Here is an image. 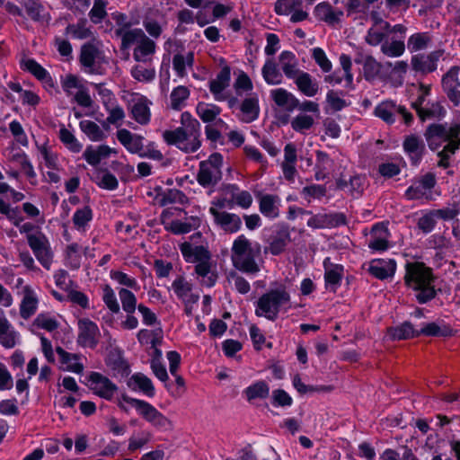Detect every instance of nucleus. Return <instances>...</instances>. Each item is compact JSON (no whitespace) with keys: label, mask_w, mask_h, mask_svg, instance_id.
Segmentation results:
<instances>
[{"label":"nucleus","mask_w":460,"mask_h":460,"mask_svg":"<svg viewBox=\"0 0 460 460\" xmlns=\"http://www.w3.org/2000/svg\"><path fill=\"white\" fill-rule=\"evenodd\" d=\"M91 219L92 210L88 207L78 209L73 217V222L78 229L84 228Z\"/></svg>","instance_id":"64"},{"label":"nucleus","mask_w":460,"mask_h":460,"mask_svg":"<svg viewBox=\"0 0 460 460\" xmlns=\"http://www.w3.org/2000/svg\"><path fill=\"white\" fill-rule=\"evenodd\" d=\"M131 75L136 80L146 83L155 78V71L153 68H146L139 65L132 68Z\"/></svg>","instance_id":"58"},{"label":"nucleus","mask_w":460,"mask_h":460,"mask_svg":"<svg viewBox=\"0 0 460 460\" xmlns=\"http://www.w3.org/2000/svg\"><path fill=\"white\" fill-rule=\"evenodd\" d=\"M371 237L369 248L376 251H385L388 248L389 231L385 223L376 224L372 227Z\"/></svg>","instance_id":"15"},{"label":"nucleus","mask_w":460,"mask_h":460,"mask_svg":"<svg viewBox=\"0 0 460 460\" xmlns=\"http://www.w3.org/2000/svg\"><path fill=\"white\" fill-rule=\"evenodd\" d=\"M119 296L121 301L123 310L128 314H133L137 307V298L135 295L126 288H121L119 291Z\"/></svg>","instance_id":"47"},{"label":"nucleus","mask_w":460,"mask_h":460,"mask_svg":"<svg viewBox=\"0 0 460 460\" xmlns=\"http://www.w3.org/2000/svg\"><path fill=\"white\" fill-rule=\"evenodd\" d=\"M137 340L141 344H151L152 349L159 346L163 340V331L158 328L155 330H141L137 333Z\"/></svg>","instance_id":"35"},{"label":"nucleus","mask_w":460,"mask_h":460,"mask_svg":"<svg viewBox=\"0 0 460 460\" xmlns=\"http://www.w3.org/2000/svg\"><path fill=\"white\" fill-rule=\"evenodd\" d=\"M107 2L104 0H95L93 6L89 13L90 19L94 23L101 22L107 15Z\"/></svg>","instance_id":"54"},{"label":"nucleus","mask_w":460,"mask_h":460,"mask_svg":"<svg viewBox=\"0 0 460 460\" xmlns=\"http://www.w3.org/2000/svg\"><path fill=\"white\" fill-rule=\"evenodd\" d=\"M156 200L161 206H166L172 203L185 204L188 199L181 190L171 189L160 193Z\"/></svg>","instance_id":"36"},{"label":"nucleus","mask_w":460,"mask_h":460,"mask_svg":"<svg viewBox=\"0 0 460 460\" xmlns=\"http://www.w3.org/2000/svg\"><path fill=\"white\" fill-rule=\"evenodd\" d=\"M381 51L387 57L397 58L404 53L405 44L401 40L385 41L381 46Z\"/></svg>","instance_id":"44"},{"label":"nucleus","mask_w":460,"mask_h":460,"mask_svg":"<svg viewBox=\"0 0 460 460\" xmlns=\"http://www.w3.org/2000/svg\"><path fill=\"white\" fill-rule=\"evenodd\" d=\"M59 326L56 318L48 314H40L33 321L32 327L37 329H43L48 332H52Z\"/></svg>","instance_id":"43"},{"label":"nucleus","mask_w":460,"mask_h":460,"mask_svg":"<svg viewBox=\"0 0 460 460\" xmlns=\"http://www.w3.org/2000/svg\"><path fill=\"white\" fill-rule=\"evenodd\" d=\"M119 141L131 153H138L142 149V139L140 137L131 134L127 129H120L117 132Z\"/></svg>","instance_id":"29"},{"label":"nucleus","mask_w":460,"mask_h":460,"mask_svg":"<svg viewBox=\"0 0 460 460\" xmlns=\"http://www.w3.org/2000/svg\"><path fill=\"white\" fill-rule=\"evenodd\" d=\"M405 270V285L419 291L416 297L420 303L424 304L435 297L436 291L432 286L431 269L426 267L422 262H409L406 264Z\"/></svg>","instance_id":"2"},{"label":"nucleus","mask_w":460,"mask_h":460,"mask_svg":"<svg viewBox=\"0 0 460 460\" xmlns=\"http://www.w3.org/2000/svg\"><path fill=\"white\" fill-rule=\"evenodd\" d=\"M18 333L13 326L0 332V344L5 349H13L17 344Z\"/></svg>","instance_id":"57"},{"label":"nucleus","mask_w":460,"mask_h":460,"mask_svg":"<svg viewBox=\"0 0 460 460\" xmlns=\"http://www.w3.org/2000/svg\"><path fill=\"white\" fill-rule=\"evenodd\" d=\"M397 111L402 114L406 124L410 123L412 119V115L406 111L404 107H396L392 102H383L375 109L376 116L382 119L386 123H393L394 121V113Z\"/></svg>","instance_id":"14"},{"label":"nucleus","mask_w":460,"mask_h":460,"mask_svg":"<svg viewBox=\"0 0 460 460\" xmlns=\"http://www.w3.org/2000/svg\"><path fill=\"white\" fill-rule=\"evenodd\" d=\"M80 62L88 73L102 74V65L105 59L99 42L86 43L82 46Z\"/></svg>","instance_id":"7"},{"label":"nucleus","mask_w":460,"mask_h":460,"mask_svg":"<svg viewBox=\"0 0 460 460\" xmlns=\"http://www.w3.org/2000/svg\"><path fill=\"white\" fill-rule=\"evenodd\" d=\"M89 387L94 394L111 401L118 387L108 377L100 373L93 372L89 376Z\"/></svg>","instance_id":"8"},{"label":"nucleus","mask_w":460,"mask_h":460,"mask_svg":"<svg viewBox=\"0 0 460 460\" xmlns=\"http://www.w3.org/2000/svg\"><path fill=\"white\" fill-rule=\"evenodd\" d=\"M294 79L298 90L305 96L312 97L318 93L319 85L308 73L301 72Z\"/></svg>","instance_id":"25"},{"label":"nucleus","mask_w":460,"mask_h":460,"mask_svg":"<svg viewBox=\"0 0 460 460\" xmlns=\"http://www.w3.org/2000/svg\"><path fill=\"white\" fill-rule=\"evenodd\" d=\"M270 388L268 385L260 381L255 383L254 385L249 386L246 391V396L249 401L256 399V398H266L269 395Z\"/></svg>","instance_id":"45"},{"label":"nucleus","mask_w":460,"mask_h":460,"mask_svg":"<svg viewBox=\"0 0 460 460\" xmlns=\"http://www.w3.org/2000/svg\"><path fill=\"white\" fill-rule=\"evenodd\" d=\"M117 36L122 40V47L127 49L132 44L137 45L145 37L146 34L142 30H127L125 28H119L115 31Z\"/></svg>","instance_id":"31"},{"label":"nucleus","mask_w":460,"mask_h":460,"mask_svg":"<svg viewBox=\"0 0 460 460\" xmlns=\"http://www.w3.org/2000/svg\"><path fill=\"white\" fill-rule=\"evenodd\" d=\"M209 212L214 217L215 222L226 232L235 233L241 228L242 220L237 215L218 211L216 208H210Z\"/></svg>","instance_id":"13"},{"label":"nucleus","mask_w":460,"mask_h":460,"mask_svg":"<svg viewBox=\"0 0 460 460\" xmlns=\"http://www.w3.org/2000/svg\"><path fill=\"white\" fill-rule=\"evenodd\" d=\"M430 41L431 38L428 33L417 32L409 37L407 47L411 52H416L427 49Z\"/></svg>","instance_id":"38"},{"label":"nucleus","mask_w":460,"mask_h":460,"mask_svg":"<svg viewBox=\"0 0 460 460\" xmlns=\"http://www.w3.org/2000/svg\"><path fill=\"white\" fill-rule=\"evenodd\" d=\"M230 82V68L228 66H224L219 74L217 75L216 79L210 82V91L217 95L221 93L228 85Z\"/></svg>","instance_id":"37"},{"label":"nucleus","mask_w":460,"mask_h":460,"mask_svg":"<svg viewBox=\"0 0 460 460\" xmlns=\"http://www.w3.org/2000/svg\"><path fill=\"white\" fill-rule=\"evenodd\" d=\"M138 414L155 429L172 430L173 422L159 411L155 406L146 401H131Z\"/></svg>","instance_id":"6"},{"label":"nucleus","mask_w":460,"mask_h":460,"mask_svg":"<svg viewBox=\"0 0 460 460\" xmlns=\"http://www.w3.org/2000/svg\"><path fill=\"white\" fill-rule=\"evenodd\" d=\"M152 439V433L149 431H141L137 436H132L128 440V450L136 451L140 449Z\"/></svg>","instance_id":"55"},{"label":"nucleus","mask_w":460,"mask_h":460,"mask_svg":"<svg viewBox=\"0 0 460 460\" xmlns=\"http://www.w3.org/2000/svg\"><path fill=\"white\" fill-rule=\"evenodd\" d=\"M396 263L394 260H376L369 266V272L379 279H385L394 276Z\"/></svg>","instance_id":"18"},{"label":"nucleus","mask_w":460,"mask_h":460,"mask_svg":"<svg viewBox=\"0 0 460 460\" xmlns=\"http://www.w3.org/2000/svg\"><path fill=\"white\" fill-rule=\"evenodd\" d=\"M8 159L11 163L20 165L21 169L29 179H32L36 176L33 166L28 161L27 156L24 153L16 152L11 154Z\"/></svg>","instance_id":"41"},{"label":"nucleus","mask_w":460,"mask_h":460,"mask_svg":"<svg viewBox=\"0 0 460 460\" xmlns=\"http://www.w3.org/2000/svg\"><path fill=\"white\" fill-rule=\"evenodd\" d=\"M78 344L83 347L94 348L100 335L98 326L89 319H81L78 322Z\"/></svg>","instance_id":"9"},{"label":"nucleus","mask_w":460,"mask_h":460,"mask_svg":"<svg viewBox=\"0 0 460 460\" xmlns=\"http://www.w3.org/2000/svg\"><path fill=\"white\" fill-rule=\"evenodd\" d=\"M181 126L175 129L164 131V140L184 153L196 152L201 146L199 122L189 112H183L181 115Z\"/></svg>","instance_id":"1"},{"label":"nucleus","mask_w":460,"mask_h":460,"mask_svg":"<svg viewBox=\"0 0 460 460\" xmlns=\"http://www.w3.org/2000/svg\"><path fill=\"white\" fill-rule=\"evenodd\" d=\"M128 385L134 391H140L148 397L155 395V386L150 378L137 373L133 375L128 381Z\"/></svg>","instance_id":"19"},{"label":"nucleus","mask_w":460,"mask_h":460,"mask_svg":"<svg viewBox=\"0 0 460 460\" xmlns=\"http://www.w3.org/2000/svg\"><path fill=\"white\" fill-rule=\"evenodd\" d=\"M403 147L414 164L420 160L425 151L424 143L415 136L407 137L403 142Z\"/></svg>","instance_id":"27"},{"label":"nucleus","mask_w":460,"mask_h":460,"mask_svg":"<svg viewBox=\"0 0 460 460\" xmlns=\"http://www.w3.org/2000/svg\"><path fill=\"white\" fill-rule=\"evenodd\" d=\"M197 112L199 118L204 122H210L216 119L220 113L219 108L216 106H208L206 104H199L197 107Z\"/></svg>","instance_id":"61"},{"label":"nucleus","mask_w":460,"mask_h":460,"mask_svg":"<svg viewBox=\"0 0 460 460\" xmlns=\"http://www.w3.org/2000/svg\"><path fill=\"white\" fill-rule=\"evenodd\" d=\"M448 143L444 146L443 150L438 153V156L440 160L438 163V165L443 168H447L449 166L448 159L449 157L455 154V152L459 148L460 142L456 141H447Z\"/></svg>","instance_id":"51"},{"label":"nucleus","mask_w":460,"mask_h":460,"mask_svg":"<svg viewBox=\"0 0 460 460\" xmlns=\"http://www.w3.org/2000/svg\"><path fill=\"white\" fill-rule=\"evenodd\" d=\"M291 242L290 233L288 228H281L276 234V236L270 242L269 247L265 249V252L268 251L273 255H279L284 252L286 246Z\"/></svg>","instance_id":"26"},{"label":"nucleus","mask_w":460,"mask_h":460,"mask_svg":"<svg viewBox=\"0 0 460 460\" xmlns=\"http://www.w3.org/2000/svg\"><path fill=\"white\" fill-rule=\"evenodd\" d=\"M155 51V43L148 37H145L135 48L133 58L137 62H149Z\"/></svg>","instance_id":"20"},{"label":"nucleus","mask_w":460,"mask_h":460,"mask_svg":"<svg viewBox=\"0 0 460 460\" xmlns=\"http://www.w3.org/2000/svg\"><path fill=\"white\" fill-rule=\"evenodd\" d=\"M314 124V119L306 114H299L291 120V127L295 131L303 132L310 129Z\"/></svg>","instance_id":"49"},{"label":"nucleus","mask_w":460,"mask_h":460,"mask_svg":"<svg viewBox=\"0 0 460 460\" xmlns=\"http://www.w3.org/2000/svg\"><path fill=\"white\" fill-rule=\"evenodd\" d=\"M419 332L420 335L425 336H448L451 334L450 328L444 326L440 327L436 323H429L421 328Z\"/></svg>","instance_id":"52"},{"label":"nucleus","mask_w":460,"mask_h":460,"mask_svg":"<svg viewBox=\"0 0 460 460\" xmlns=\"http://www.w3.org/2000/svg\"><path fill=\"white\" fill-rule=\"evenodd\" d=\"M27 240L30 247L33 251V253L49 246L47 238L41 233L28 234Z\"/></svg>","instance_id":"62"},{"label":"nucleus","mask_w":460,"mask_h":460,"mask_svg":"<svg viewBox=\"0 0 460 460\" xmlns=\"http://www.w3.org/2000/svg\"><path fill=\"white\" fill-rule=\"evenodd\" d=\"M222 155L218 153H214L208 160L202 161L197 175L198 182L204 187L215 185L222 176Z\"/></svg>","instance_id":"5"},{"label":"nucleus","mask_w":460,"mask_h":460,"mask_svg":"<svg viewBox=\"0 0 460 460\" xmlns=\"http://www.w3.org/2000/svg\"><path fill=\"white\" fill-rule=\"evenodd\" d=\"M56 351L59 356L61 364L66 365V370L76 374L83 372L84 366L79 362V356L77 354L68 353L61 347H57Z\"/></svg>","instance_id":"28"},{"label":"nucleus","mask_w":460,"mask_h":460,"mask_svg":"<svg viewBox=\"0 0 460 460\" xmlns=\"http://www.w3.org/2000/svg\"><path fill=\"white\" fill-rule=\"evenodd\" d=\"M172 288L174 290L177 296L183 302L197 303L199 296L191 292L190 284L186 281L183 278H177L172 284Z\"/></svg>","instance_id":"22"},{"label":"nucleus","mask_w":460,"mask_h":460,"mask_svg":"<svg viewBox=\"0 0 460 460\" xmlns=\"http://www.w3.org/2000/svg\"><path fill=\"white\" fill-rule=\"evenodd\" d=\"M280 199L278 195L264 194L259 198V209L262 215L276 218L279 215Z\"/></svg>","instance_id":"16"},{"label":"nucleus","mask_w":460,"mask_h":460,"mask_svg":"<svg viewBox=\"0 0 460 460\" xmlns=\"http://www.w3.org/2000/svg\"><path fill=\"white\" fill-rule=\"evenodd\" d=\"M442 56V51H433L427 56L414 55L411 58V64L412 69L421 74H429L436 70L437 62Z\"/></svg>","instance_id":"11"},{"label":"nucleus","mask_w":460,"mask_h":460,"mask_svg":"<svg viewBox=\"0 0 460 460\" xmlns=\"http://www.w3.org/2000/svg\"><path fill=\"white\" fill-rule=\"evenodd\" d=\"M279 59L281 68L287 77L295 78L299 73L302 72L298 69V62L293 52L283 51L279 55Z\"/></svg>","instance_id":"23"},{"label":"nucleus","mask_w":460,"mask_h":460,"mask_svg":"<svg viewBox=\"0 0 460 460\" xmlns=\"http://www.w3.org/2000/svg\"><path fill=\"white\" fill-rule=\"evenodd\" d=\"M81 130L92 140L102 141L105 137V134L102 128L92 120H82L79 123Z\"/></svg>","instance_id":"40"},{"label":"nucleus","mask_w":460,"mask_h":460,"mask_svg":"<svg viewBox=\"0 0 460 460\" xmlns=\"http://www.w3.org/2000/svg\"><path fill=\"white\" fill-rule=\"evenodd\" d=\"M262 75L269 84H279L282 82V74L273 58L267 59L265 62L262 67Z\"/></svg>","instance_id":"34"},{"label":"nucleus","mask_w":460,"mask_h":460,"mask_svg":"<svg viewBox=\"0 0 460 460\" xmlns=\"http://www.w3.org/2000/svg\"><path fill=\"white\" fill-rule=\"evenodd\" d=\"M271 97L278 106L283 107L289 111L295 110L298 104V99L283 88L271 91Z\"/></svg>","instance_id":"24"},{"label":"nucleus","mask_w":460,"mask_h":460,"mask_svg":"<svg viewBox=\"0 0 460 460\" xmlns=\"http://www.w3.org/2000/svg\"><path fill=\"white\" fill-rule=\"evenodd\" d=\"M190 91L185 86H178L171 93V106L173 110H180L188 99Z\"/></svg>","instance_id":"46"},{"label":"nucleus","mask_w":460,"mask_h":460,"mask_svg":"<svg viewBox=\"0 0 460 460\" xmlns=\"http://www.w3.org/2000/svg\"><path fill=\"white\" fill-rule=\"evenodd\" d=\"M241 120L250 123L258 118L260 107L258 98L255 96L246 98L243 101L241 107Z\"/></svg>","instance_id":"21"},{"label":"nucleus","mask_w":460,"mask_h":460,"mask_svg":"<svg viewBox=\"0 0 460 460\" xmlns=\"http://www.w3.org/2000/svg\"><path fill=\"white\" fill-rule=\"evenodd\" d=\"M389 30L371 27L366 36V41L371 46H377L383 42Z\"/></svg>","instance_id":"59"},{"label":"nucleus","mask_w":460,"mask_h":460,"mask_svg":"<svg viewBox=\"0 0 460 460\" xmlns=\"http://www.w3.org/2000/svg\"><path fill=\"white\" fill-rule=\"evenodd\" d=\"M66 31L73 37L80 40L88 39L93 36L91 30L86 27L85 22H79L76 25H69Z\"/></svg>","instance_id":"63"},{"label":"nucleus","mask_w":460,"mask_h":460,"mask_svg":"<svg viewBox=\"0 0 460 460\" xmlns=\"http://www.w3.org/2000/svg\"><path fill=\"white\" fill-rule=\"evenodd\" d=\"M66 256L71 268L78 269L80 267L81 247L76 243H73L67 245L66 249Z\"/></svg>","instance_id":"50"},{"label":"nucleus","mask_w":460,"mask_h":460,"mask_svg":"<svg viewBox=\"0 0 460 460\" xmlns=\"http://www.w3.org/2000/svg\"><path fill=\"white\" fill-rule=\"evenodd\" d=\"M22 4L32 20L39 21L41 18L44 6L40 0H22Z\"/></svg>","instance_id":"48"},{"label":"nucleus","mask_w":460,"mask_h":460,"mask_svg":"<svg viewBox=\"0 0 460 460\" xmlns=\"http://www.w3.org/2000/svg\"><path fill=\"white\" fill-rule=\"evenodd\" d=\"M194 60V55L192 52H188L185 56L181 54H176L172 59V66L176 71L177 75L181 77L186 75V67L192 66Z\"/></svg>","instance_id":"39"},{"label":"nucleus","mask_w":460,"mask_h":460,"mask_svg":"<svg viewBox=\"0 0 460 460\" xmlns=\"http://www.w3.org/2000/svg\"><path fill=\"white\" fill-rule=\"evenodd\" d=\"M60 141L66 146V147L73 153H79L82 149L81 143L76 139L75 135L66 128L62 127L59 129L58 134Z\"/></svg>","instance_id":"42"},{"label":"nucleus","mask_w":460,"mask_h":460,"mask_svg":"<svg viewBox=\"0 0 460 460\" xmlns=\"http://www.w3.org/2000/svg\"><path fill=\"white\" fill-rule=\"evenodd\" d=\"M131 113L135 120L140 124H146L150 120L149 102L146 98H140L136 102L131 109Z\"/></svg>","instance_id":"32"},{"label":"nucleus","mask_w":460,"mask_h":460,"mask_svg":"<svg viewBox=\"0 0 460 460\" xmlns=\"http://www.w3.org/2000/svg\"><path fill=\"white\" fill-rule=\"evenodd\" d=\"M459 67L453 66L443 77L442 84L447 97L455 105L460 103V83L458 81Z\"/></svg>","instance_id":"12"},{"label":"nucleus","mask_w":460,"mask_h":460,"mask_svg":"<svg viewBox=\"0 0 460 460\" xmlns=\"http://www.w3.org/2000/svg\"><path fill=\"white\" fill-rule=\"evenodd\" d=\"M302 0H278L275 4V11L278 14L288 15L296 8L300 7Z\"/></svg>","instance_id":"56"},{"label":"nucleus","mask_w":460,"mask_h":460,"mask_svg":"<svg viewBox=\"0 0 460 460\" xmlns=\"http://www.w3.org/2000/svg\"><path fill=\"white\" fill-rule=\"evenodd\" d=\"M421 120L439 118L444 115L445 111L439 103H433L430 108H418L416 111Z\"/></svg>","instance_id":"53"},{"label":"nucleus","mask_w":460,"mask_h":460,"mask_svg":"<svg viewBox=\"0 0 460 460\" xmlns=\"http://www.w3.org/2000/svg\"><path fill=\"white\" fill-rule=\"evenodd\" d=\"M22 65L26 70L40 80L45 79L48 75V72L34 59H24L22 60Z\"/></svg>","instance_id":"60"},{"label":"nucleus","mask_w":460,"mask_h":460,"mask_svg":"<svg viewBox=\"0 0 460 460\" xmlns=\"http://www.w3.org/2000/svg\"><path fill=\"white\" fill-rule=\"evenodd\" d=\"M254 256L252 243L244 235H239L232 247L231 259L234 268L247 274L258 273L261 269Z\"/></svg>","instance_id":"3"},{"label":"nucleus","mask_w":460,"mask_h":460,"mask_svg":"<svg viewBox=\"0 0 460 460\" xmlns=\"http://www.w3.org/2000/svg\"><path fill=\"white\" fill-rule=\"evenodd\" d=\"M181 252L188 261L199 262L209 261L210 254L202 245H194L190 242H184L180 245Z\"/></svg>","instance_id":"17"},{"label":"nucleus","mask_w":460,"mask_h":460,"mask_svg":"<svg viewBox=\"0 0 460 460\" xmlns=\"http://www.w3.org/2000/svg\"><path fill=\"white\" fill-rule=\"evenodd\" d=\"M388 335L392 340H407L419 336L411 323L405 322L400 326L388 329Z\"/></svg>","instance_id":"33"},{"label":"nucleus","mask_w":460,"mask_h":460,"mask_svg":"<svg viewBox=\"0 0 460 460\" xmlns=\"http://www.w3.org/2000/svg\"><path fill=\"white\" fill-rule=\"evenodd\" d=\"M289 301L290 296L285 288L271 289L258 299L255 314L274 321L278 317L280 307L288 304Z\"/></svg>","instance_id":"4"},{"label":"nucleus","mask_w":460,"mask_h":460,"mask_svg":"<svg viewBox=\"0 0 460 460\" xmlns=\"http://www.w3.org/2000/svg\"><path fill=\"white\" fill-rule=\"evenodd\" d=\"M38 305L39 297L34 288L30 285L23 286L20 303V316L25 320L29 319L36 313Z\"/></svg>","instance_id":"10"},{"label":"nucleus","mask_w":460,"mask_h":460,"mask_svg":"<svg viewBox=\"0 0 460 460\" xmlns=\"http://www.w3.org/2000/svg\"><path fill=\"white\" fill-rule=\"evenodd\" d=\"M315 16L330 24H333L340 21L343 13L341 11L334 12L328 3H320L314 8Z\"/></svg>","instance_id":"30"}]
</instances>
